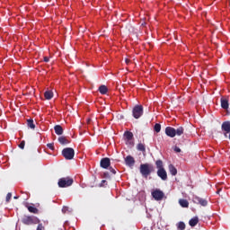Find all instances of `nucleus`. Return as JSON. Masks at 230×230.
<instances>
[{"instance_id": "f257e3e1", "label": "nucleus", "mask_w": 230, "mask_h": 230, "mask_svg": "<svg viewBox=\"0 0 230 230\" xmlns=\"http://www.w3.org/2000/svg\"><path fill=\"white\" fill-rule=\"evenodd\" d=\"M155 166L157 168V175L162 179V181H168V173L164 169V164H163V160H157L155 162Z\"/></svg>"}, {"instance_id": "f03ea898", "label": "nucleus", "mask_w": 230, "mask_h": 230, "mask_svg": "<svg viewBox=\"0 0 230 230\" xmlns=\"http://www.w3.org/2000/svg\"><path fill=\"white\" fill-rule=\"evenodd\" d=\"M139 170L141 175L144 176L145 179H148V175L155 172V168H154V165L150 164H141Z\"/></svg>"}, {"instance_id": "7ed1b4c3", "label": "nucleus", "mask_w": 230, "mask_h": 230, "mask_svg": "<svg viewBox=\"0 0 230 230\" xmlns=\"http://www.w3.org/2000/svg\"><path fill=\"white\" fill-rule=\"evenodd\" d=\"M22 223L24 226H35L37 224H40V219L35 216H23L22 217Z\"/></svg>"}, {"instance_id": "20e7f679", "label": "nucleus", "mask_w": 230, "mask_h": 230, "mask_svg": "<svg viewBox=\"0 0 230 230\" xmlns=\"http://www.w3.org/2000/svg\"><path fill=\"white\" fill-rule=\"evenodd\" d=\"M73 182H75V181L73 180V178L67 176V177H63L60 178L58 181V186L59 188H69V186H73Z\"/></svg>"}, {"instance_id": "39448f33", "label": "nucleus", "mask_w": 230, "mask_h": 230, "mask_svg": "<svg viewBox=\"0 0 230 230\" xmlns=\"http://www.w3.org/2000/svg\"><path fill=\"white\" fill-rule=\"evenodd\" d=\"M62 155L66 161H71L75 157V149L72 147H66L62 150Z\"/></svg>"}, {"instance_id": "423d86ee", "label": "nucleus", "mask_w": 230, "mask_h": 230, "mask_svg": "<svg viewBox=\"0 0 230 230\" xmlns=\"http://www.w3.org/2000/svg\"><path fill=\"white\" fill-rule=\"evenodd\" d=\"M143 105L137 104L132 110V116L135 119H139L143 116Z\"/></svg>"}, {"instance_id": "0eeeda50", "label": "nucleus", "mask_w": 230, "mask_h": 230, "mask_svg": "<svg viewBox=\"0 0 230 230\" xmlns=\"http://www.w3.org/2000/svg\"><path fill=\"white\" fill-rule=\"evenodd\" d=\"M192 202H194V204H199V206H203V208H206V206H208V200L199 196H194L192 198Z\"/></svg>"}, {"instance_id": "6e6552de", "label": "nucleus", "mask_w": 230, "mask_h": 230, "mask_svg": "<svg viewBox=\"0 0 230 230\" xmlns=\"http://www.w3.org/2000/svg\"><path fill=\"white\" fill-rule=\"evenodd\" d=\"M152 197L155 200H163V199H164V192L160 190H155L152 192Z\"/></svg>"}, {"instance_id": "1a4fd4ad", "label": "nucleus", "mask_w": 230, "mask_h": 230, "mask_svg": "<svg viewBox=\"0 0 230 230\" xmlns=\"http://www.w3.org/2000/svg\"><path fill=\"white\" fill-rule=\"evenodd\" d=\"M221 130L224 132L225 137H227V135L230 134V121H225L221 125Z\"/></svg>"}, {"instance_id": "9d476101", "label": "nucleus", "mask_w": 230, "mask_h": 230, "mask_svg": "<svg viewBox=\"0 0 230 230\" xmlns=\"http://www.w3.org/2000/svg\"><path fill=\"white\" fill-rule=\"evenodd\" d=\"M101 168H104V170H107L111 166V158L105 157L101 160Z\"/></svg>"}, {"instance_id": "9b49d317", "label": "nucleus", "mask_w": 230, "mask_h": 230, "mask_svg": "<svg viewBox=\"0 0 230 230\" xmlns=\"http://www.w3.org/2000/svg\"><path fill=\"white\" fill-rule=\"evenodd\" d=\"M125 164L127 166H129V168H132V167H134V164H136V160L133 158L132 155H128L125 158Z\"/></svg>"}, {"instance_id": "f8f14e48", "label": "nucleus", "mask_w": 230, "mask_h": 230, "mask_svg": "<svg viewBox=\"0 0 230 230\" xmlns=\"http://www.w3.org/2000/svg\"><path fill=\"white\" fill-rule=\"evenodd\" d=\"M221 107L225 111H227L229 109V98L228 97H222L221 100Z\"/></svg>"}, {"instance_id": "ddd939ff", "label": "nucleus", "mask_w": 230, "mask_h": 230, "mask_svg": "<svg viewBox=\"0 0 230 230\" xmlns=\"http://www.w3.org/2000/svg\"><path fill=\"white\" fill-rule=\"evenodd\" d=\"M165 134L168 137H175V128L167 127L165 128Z\"/></svg>"}, {"instance_id": "4468645a", "label": "nucleus", "mask_w": 230, "mask_h": 230, "mask_svg": "<svg viewBox=\"0 0 230 230\" xmlns=\"http://www.w3.org/2000/svg\"><path fill=\"white\" fill-rule=\"evenodd\" d=\"M25 208H27L29 213H32L33 215H39V208H35V205H25Z\"/></svg>"}, {"instance_id": "2eb2a0df", "label": "nucleus", "mask_w": 230, "mask_h": 230, "mask_svg": "<svg viewBox=\"0 0 230 230\" xmlns=\"http://www.w3.org/2000/svg\"><path fill=\"white\" fill-rule=\"evenodd\" d=\"M54 130L57 136H62L64 134V128L60 125H56Z\"/></svg>"}, {"instance_id": "dca6fc26", "label": "nucleus", "mask_w": 230, "mask_h": 230, "mask_svg": "<svg viewBox=\"0 0 230 230\" xmlns=\"http://www.w3.org/2000/svg\"><path fill=\"white\" fill-rule=\"evenodd\" d=\"M58 141L60 145H69L70 141L64 136H61L58 138Z\"/></svg>"}, {"instance_id": "f3484780", "label": "nucleus", "mask_w": 230, "mask_h": 230, "mask_svg": "<svg viewBox=\"0 0 230 230\" xmlns=\"http://www.w3.org/2000/svg\"><path fill=\"white\" fill-rule=\"evenodd\" d=\"M179 204L181 208H190V202L187 199H179Z\"/></svg>"}, {"instance_id": "a211bd4d", "label": "nucleus", "mask_w": 230, "mask_h": 230, "mask_svg": "<svg viewBox=\"0 0 230 230\" xmlns=\"http://www.w3.org/2000/svg\"><path fill=\"white\" fill-rule=\"evenodd\" d=\"M124 137H126L127 141H132L134 138V134L130 131H126L124 133Z\"/></svg>"}, {"instance_id": "6ab92c4d", "label": "nucleus", "mask_w": 230, "mask_h": 230, "mask_svg": "<svg viewBox=\"0 0 230 230\" xmlns=\"http://www.w3.org/2000/svg\"><path fill=\"white\" fill-rule=\"evenodd\" d=\"M197 224H199V217H195L194 218H191L189 221V226H190V227H195V226H197Z\"/></svg>"}, {"instance_id": "aec40b11", "label": "nucleus", "mask_w": 230, "mask_h": 230, "mask_svg": "<svg viewBox=\"0 0 230 230\" xmlns=\"http://www.w3.org/2000/svg\"><path fill=\"white\" fill-rule=\"evenodd\" d=\"M27 127L32 130H35V122H33V119H27Z\"/></svg>"}, {"instance_id": "412c9836", "label": "nucleus", "mask_w": 230, "mask_h": 230, "mask_svg": "<svg viewBox=\"0 0 230 230\" xmlns=\"http://www.w3.org/2000/svg\"><path fill=\"white\" fill-rule=\"evenodd\" d=\"M169 172L171 173V175H177V168H175V166H173V164H170L169 165Z\"/></svg>"}, {"instance_id": "4be33fe9", "label": "nucleus", "mask_w": 230, "mask_h": 230, "mask_svg": "<svg viewBox=\"0 0 230 230\" xmlns=\"http://www.w3.org/2000/svg\"><path fill=\"white\" fill-rule=\"evenodd\" d=\"M184 134V128L181 126L175 129V136H182Z\"/></svg>"}, {"instance_id": "5701e85b", "label": "nucleus", "mask_w": 230, "mask_h": 230, "mask_svg": "<svg viewBox=\"0 0 230 230\" xmlns=\"http://www.w3.org/2000/svg\"><path fill=\"white\" fill-rule=\"evenodd\" d=\"M109 89L107 88V86L105 85H101L99 87V93H101V94H105L106 93H108Z\"/></svg>"}, {"instance_id": "b1692460", "label": "nucleus", "mask_w": 230, "mask_h": 230, "mask_svg": "<svg viewBox=\"0 0 230 230\" xmlns=\"http://www.w3.org/2000/svg\"><path fill=\"white\" fill-rule=\"evenodd\" d=\"M137 150H139V152H146V147L145 146V145L143 143H139L137 146Z\"/></svg>"}, {"instance_id": "393cba45", "label": "nucleus", "mask_w": 230, "mask_h": 230, "mask_svg": "<svg viewBox=\"0 0 230 230\" xmlns=\"http://www.w3.org/2000/svg\"><path fill=\"white\" fill-rule=\"evenodd\" d=\"M44 96H45L46 100H51V98H53V92L47 91V92H45Z\"/></svg>"}, {"instance_id": "a878e982", "label": "nucleus", "mask_w": 230, "mask_h": 230, "mask_svg": "<svg viewBox=\"0 0 230 230\" xmlns=\"http://www.w3.org/2000/svg\"><path fill=\"white\" fill-rule=\"evenodd\" d=\"M154 130L155 132H157V133L161 132V124L156 123L154 127Z\"/></svg>"}, {"instance_id": "bb28decb", "label": "nucleus", "mask_w": 230, "mask_h": 230, "mask_svg": "<svg viewBox=\"0 0 230 230\" xmlns=\"http://www.w3.org/2000/svg\"><path fill=\"white\" fill-rule=\"evenodd\" d=\"M178 229H180V230H184V229H186V224H184V222H180V223L178 224Z\"/></svg>"}, {"instance_id": "cd10ccee", "label": "nucleus", "mask_w": 230, "mask_h": 230, "mask_svg": "<svg viewBox=\"0 0 230 230\" xmlns=\"http://www.w3.org/2000/svg\"><path fill=\"white\" fill-rule=\"evenodd\" d=\"M26 145V142L24 140H22L20 144H19V148H21L22 150H24V146Z\"/></svg>"}, {"instance_id": "c85d7f7f", "label": "nucleus", "mask_w": 230, "mask_h": 230, "mask_svg": "<svg viewBox=\"0 0 230 230\" xmlns=\"http://www.w3.org/2000/svg\"><path fill=\"white\" fill-rule=\"evenodd\" d=\"M47 146L49 150H55V145L53 143L47 144Z\"/></svg>"}, {"instance_id": "c756f323", "label": "nucleus", "mask_w": 230, "mask_h": 230, "mask_svg": "<svg viewBox=\"0 0 230 230\" xmlns=\"http://www.w3.org/2000/svg\"><path fill=\"white\" fill-rule=\"evenodd\" d=\"M46 228L44 227V226L42 225V223H39L38 226H37V230H45Z\"/></svg>"}, {"instance_id": "7c9ffc66", "label": "nucleus", "mask_w": 230, "mask_h": 230, "mask_svg": "<svg viewBox=\"0 0 230 230\" xmlns=\"http://www.w3.org/2000/svg\"><path fill=\"white\" fill-rule=\"evenodd\" d=\"M12 199V193L11 192H9V193H7V195H6V202H10V199Z\"/></svg>"}, {"instance_id": "2f4dec72", "label": "nucleus", "mask_w": 230, "mask_h": 230, "mask_svg": "<svg viewBox=\"0 0 230 230\" xmlns=\"http://www.w3.org/2000/svg\"><path fill=\"white\" fill-rule=\"evenodd\" d=\"M109 168V170H110V172H111V173H113V175H116V169H114V168H112V167H108Z\"/></svg>"}, {"instance_id": "473e14b6", "label": "nucleus", "mask_w": 230, "mask_h": 230, "mask_svg": "<svg viewBox=\"0 0 230 230\" xmlns=\"http://www.w3.org/2000/svg\"><path fill=\"white\" fill-rule=\"evenodd\" d=\"M66 211H69V208L68 207H63L62 213H66Z\"/></svg>"}, {"instance_id": "72a5a7b5", "label": "nucleus", "mask_w": 230, "mask_h": 230, "mask_svg": "<svg viewBox=\"0 0 230 230\" xmlns=\"http://www.w3.org/2000/svg\"><path fill=\"white\" fill-rule=\"evenodd\" d=\"M174 152H176L177 154H180L181 149L179 148V146H174Z\"/></svg>"}, {"instance_id": "f704fd0d", "label": "nucleus", "mask_w": 230, "mask_h": 230, "mask_svg": "<svg viewBox=\"0 0 230 230\" xmlns=\"http://www.w3.org/2000/svg\"><path fill=\"white\" fill-rule=\"evenodd\" d=\"M124 62H125V64H127V66H128V64H130V59L129 58H126Z\"/></svg>"}, {"instance_id": "c9c22d12", "label": "nucleus", "mask_w": 230, "mask_h": 230, "mask_svg": "<svg viewBox=\"0 0 230 230\" xmlns=\"http://www.w3.org/2000/svg\"><path fill=\"white\" fill-rule=\"evenodd\" d=\"M105 182H107V181H106V180H102V181H101L100 186H101V187L103 186V184H105Z\"/></svg>"}, {"instance_id": "e433bc0d", "label": "nucleus", "mask_w": 230, "mask_h": 230, "mask_svg": "<svg viewBox=\"0 0 230 230\" xmlns=\"http://www.w3.org/2000/svg\"><path fill=\"white\" fill-rule=\"evenodd\" d=\"M104 177H106V178H109L110 176H109V172H104Z\"/></svg>"}, {"instance_id": "4c0bfd02", "label": "nucleus", "mask_w": 230, "mask_h": 230, "mask_svg": "<svg viewBox=\"0 0 230 230\" xmlns=\"http://www.w3.org/2000/svg\"><path fill=\"white\" fill-rule=\"evenodd\" d=\"M43 62H46V63L49 62V58H44Z\"/></svg>"}, {"instance_id": "58836bf2", "label": "nucleus", "mask_w": 230, "mask_h": 230, "mask_svg": "<svg viewBox=\"0 0 230 230\" xmlns=\"http://www.w3.org/2000/svg\"><path fill=\"white\" fill-rule=\"evenodd\" d=\"M14 199H19V197L18 196H14Z\"/></svg>"}, {"instance_id": "ea45409f", "label": "nucleus", "mask_w": 230, "mask_h": 230, "mask_svg": "<svg viewBox=\"0 0 230 230\" xmlns=\"http://www.w3.org/2000/svg\"><path fill=\"white\" fill-rule=\"evenodd\" d=\"M44 58H48V57H44Z\"/></svg>"}]
</instances>
